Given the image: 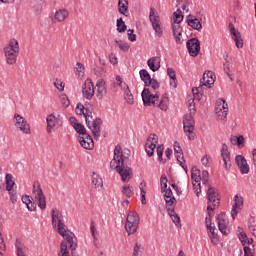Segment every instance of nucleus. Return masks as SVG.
Masks as SVG:
<instances>
[{"instance_id":"nucleus-1","label":"nucleus","mask_w":256,"mask_h":256,"mask_svg":"<svg viewBox=\"0 0 256 256\" xmlns=\"http://www.w3.org/2000/svg\"><path fill=\"white\" fill-rule=\"evenodd\" d=\"M129 157L123 155L121 146L117 145L114 149V158L110 162L111 169L117 171L124 182L131 181L133 177V169L129 167Z\"/></svg>"},{"instance_id":"nucleus-2","label":"nucleus","mask_w":256,"mask_h":256,"mask_svg":"<svg viewBox=\"0 0 256 256\" xmlns=\"http://www.w3.org/2000/svg\"><path fill=\"white\" fill-rule=\"evenodd\" d=\"M84 118L86 126L90 129L94 139L97 141L99 137H101V125H103V120L93 116V108L85 109Z\"/></svg>"},{"instance_id":"nucleus-3","label":"nucleus","mask_w":256,"mask_h":256,"mask_svg":"<svg viewBox=\"0 0 256 256\" xmlns=\"http://www.w3.org/2000/svg\"><path fill=\"white\" fill-rule=\"evenodd\" d=\"M141 95L145 107H151V105H153V107H159L161 111H167L168 102H165L164 100L159 101V95L151 94L149 88H144Z\"/></svg>"},{"instance_id":"nucleus-4","label":"nucleus","mask_w":256,"mask_h":256,"mask_svg":"<svg viewBox=\"0 0 256 256\" xmlns=\"http://www.w3.org/2000/svg\"><path fill=\"white\" fill-rule=\"evenodd\" d=\"M3 51L7 65H15L19 57V42L15 38L10 39Z\"/></svg>"},{"instance_id":"nucleus-5","label":"nucleus","mask_w":256,"mask_h":256,"mask_svg":"<svg viewBox=\"0 0 256 256\" xmlns=\"http://www.w3.org/2000/svg\"><path fill=\"white\" fill-rule=\"evenodd\" d=\"M58 233L69 243L71 251H75L77 249V242H75V234L67 231V226L63 222L57 224Z\"/></svg>"},{"instance_id":"nucleus-6","label":"nucleus","mask_w":256,"mask_h":256,"mask_svg":"<svg viewBox=\"0 0 256 256\" xmlns=\"http://www.w3.org/2000/svg\"><path fill=\"white\" fill-rule=\"evenodd\" d=\"M166 202V209L168 211V215L171 217L173 223L175 225H179L181 223V218L177 213H175V203H177V200L175 198H164Z\"/></svg>"},{"instance_id":"nucleus-7","label":"nucleus","mask_w":256,"mask_h":256,"mask_svg":"<svg viewBox=\"0 0 256 256\" xmlns=\"http://www.w3.org/2000/svg\"><path fill=\"white\" fill-rule=\"evenodd\" d=\"M238 237L244 247V256H254L253 248V238L248 239L247 234L240 232Z\"/></svg>"},{"instance_id":"nucleus-8","label":"nucleus","mask_w":256,"mask_h":256,"mask_svg":"<svg viewBox=\"0 0 256 256\" xmlns=\"http://www.w3.org/2000/svg\"><path fill=\"white\" fill-rule=\"evenodd\" d=\"M183 129L185 135H187L188 139H195V136L191 135L195 130V119L193 115H185L183 118Z\"/></svg>"},{"instance_id":"nucleus-9","label":"nucleus","mask_w":256,"mask_h":256,"mask_svg":"<svg viewBox=\"0 0 256 256\" xmlns=\"http://www.w3.org/2000/svg\"><path fill=\"white\" fill-rule=\"evenodd\" d=\"M149 19L155 33H157L158 37H161V35H163V30L161 29V20L159 19V14L155 8H150Z\"/></svg>"},{"instance_id":"nucleus-10","label":"nucleus","mask_w":256,"mask_h":256,"mask_svg":"<svg viewBox=\"0 0 256 256\" xmlns=\"http://www.w3.org/2000/svg\"><path fill=\"white\" fill-rule=\"evenodd\" d=\"M33 197L35 201H37L38 207L40 209H46L47 202L45 201V194H43V190L41 189V185L34 184L33 185Z\"/></svg>"},{"instance_id":"nucleus-11","label":"nucleus","mask_w":256,"mask_h":256,"mask_svg":"<svg viewBox=\"0 0 256 256\" xmlns=\"http://www.w3.org/2000/svg\"><path fill=\"white\" fill-rule=\"evenodd\" d=\"M14 126L16 129H19L22 133H25V135H31V126L29 123H27V120L23 118V116L19 114L14 115Z\"/></svg>"},{"instance_id":"nucleus-12","label":"nucleus","mask_w":256,"mask_h":256,"mask_svg":"<svg viewBox=\"0 0 256 256\" xmlns=\"http://www.w3.org/2000/svg\"><path fill=\"white\" fill-rule=\"evenodd\" d=\"M217 224L218 229L222 235H229L231 233V229L229 228V219L227 218V215L224 213H221L217 216Z\"/></svg>"},{"instance_id":"nucleus-13","label":"nucleus","mask_w":256,"mask_h":256,"mask_svg":"<svg viewBox=\"0 0 256 256\" xmlns=\"http://www.w3.org/2000/svg\"><path fill=\"white\" fill-rule=\"evenodd\" d=\"M186 47L191 57H197L199 51H201V42L197 38H191L187 41Z\"/></svg>"},{"instance_id":"nucleus-14","label":"nucleus","mask_w":256,"mask_h":256,"mask_svg":"<svg viewBox=\"0 0 256 256\" xmlns=\"http://www.w3.org/2000/svg\"><path fill=\"white\" fill-rule=\"evenodd\" d=\"M82 95L84 99H88V101L93 99V96L95 95V86H93L91 79L85 80L82 86Z\"/></svg>"},{"instance_id":"nucleus-15","label":"nucleus","mask_w":256,"mask_h":256,"mask_svg":"<svg viewBox=\"0 0 256 256\" xmlns=\"http://www.w3.org/2000/svg\"><path fill=\"white\" fill-rule=\"evenodd\" d=\"M61 122V116L60 115H55V114H50L46 118V131L47 133H52L53 129H55L57 123Z\"/></svg>"},{"instance_id":"nucleus-16","label":"nucleus","mask_w":256,"mask_h":256,"mask_svg":"<svg viewBox=\"0 0 256 256\" xmlns=\"http://www.w3.org/2000/svg\"><path fill=\"white\" fill-rule=\"evenodd\" d=\"M215 74L213 72L208 71L203 74V78L200 80L202 89H205L207 87L208 89H211V85L215 83Z\"/></svg>"},{"instance_id":"nucleus-17","label":"nucleus","mask_w":256,"mask_h":256,"mask_svg":"<svg viewBox=\"0 0 256 256\" xmlns=\"http://www.w3.org/2000/svg\"><path fill=\"white\" fill-rule=\"evenodd\" d=\"M78 141L83 147V149L91 150L93 147H95V143L93 142V138H91V135L84 134L82 136H78Z\"/></svg>"},{"instance_id":"nucleus-18","label":"nucleus","mask_w":256,"mask_h":256,"mask_svg":"<svg viewBox=\"0 0 256 256\" xmlns=\"http://www.w3.org/2000/svg\"><path fill=\"white\" fill-rule=\"evenodd\" d=\"M235 161L240 173H242V175H247V173H249V164H247L245 157H243V155H237Z\"/></svg>"},{"instance_id":"nucleus-19","label":"nucleus","mask_w":256,"mask_h":256,"mask_svg":"<svg viewBox=\"0 0 256 256\" xmlns=\"http://www.w3.org/2000/svg\"><path fill=\"white\" fill-rule=\"evenodd\" d=\"M208 203H212L213 207H219V193L215 188L209 187L207 191Z\"/></svg>"},{"instance_id":"nucleus-20","label":"nucleus","mask_w":256,"mask_h":256,"mask_svg":"<svg viewBox=\"0 0 256 256\" xmlns=\"http://www.w3.org/2000/svg\"><path fill=\"white\" fill-rule=\"evenodd\" d=\"M96 97L98 99H103L107 95V82L103 79H99L96 83Z\"/></svg>"},{"instance_id":"nucleus-21","label":"nucleus","mask_w":256,"mask_h":256,"mask_svg":"<svg viewBox=\"0 0 256 256\" xmlns=\"http://www.w3.org/2000/svg\"><path fill=\"white\" fill-rule=\"evenodd\" d=\"M242 207H243V197L236 194L234 197V205H233V208L231 211V216L233 219H235V217H237V214L239 213V211H241Z\"/></svg>"},{"instance_id":"nucleus-22","label":"nucleus","mask_w":256,"mask_h":256,"mask_svg":"<svg viewBox=\"0 0 256 256\" xmlns=\"http://www.w3.org/2000/svg\"><path fill=\"white\" fill-rule=\"evenodd\" d=\"M206 223V229H208L211 233L210 239L214 245H217L219 243V238H217V234H215V231H217V228L211 223V218L205 219Z\"/></svg>"},{"instance_id":"nucleus-23","label":"nucleus","mask_w":256,"mask_h":256,"mask_svg":"<svg viewBox=\"0 0 256 256\" xmlns=\"http://www.w3.org/2000/svg\"><path fill=\"white\" fill-rule=\"evenodd\" d=\"M13 185H15V180L13 179V175L6 174V190L9 192V195L11 196L10 199L12 203H15L17 199H15V196L13 195Z\"/></svg>"},{"instance_id":"nucleus-24","label":"nucleus","mask_w":256,"mask_h":256,"mask_svg":"<svg viewBox=\"0 0 256 256\" xmlns=\"http://www.w3.org/2000/svg\"><path fill=\"white\" fill-rule=\"evenodd\" d=\"M187 24L189 27H192V29H195L196 31H201L203 29V24H201V21L193 15L187 16Z\"/></svg>"},{"instance_id":"nucleus-25","label":"nucleus","mask_w":256,"mask_h":256,"mask_svg":"<svg viewBox=\"0 0 256 256\" xmlns=\"http://www.w3.org/2000/svg\"><path fill=\"white\" fill-rule=\"evenodd\" d=\"M229 27H230V33L233 36V39L236 43V47H238V49H241L243 47V39H241V34L237 32L233 24H229Z\"/></svg>"},{"instance_id":"nucleus-26","label":"nucleus","mask_w":256,"mask_h":256,"mask_svg":"<svg viewBox=\"0 0 256 256\" xmlns=\"http://www.w3.org/2000/svg\"><path fill=\"white\" fill-rule=\"evenodd\" d=\"M174 152H175V157L177 161H179L181 167L184 169V171H187V165H183V162H181V159H184L183 149H181V146H179V143L177 142L174 143Z\"/></svg>"},{"instance_id":"nucleus-27","label":"nucleus","mask_w":256,"mask_h":256,"mask_svg":"<svg viewBox=\"0 0 256 256\" xmlns=\"http://www.w3.org/2000/svg\"><path fill=\"white\" fill-rule=\"evenodd\" d=\"M67 17H69V11L67 9H60L54 14V19L57 23H63Z\"/></svg>"},{"instance_id":"nucleus-28","label":"nucleus","mask_w":256,"mask_h":256,"mask_svg":"<svg viewBox=\"0 0 256 256\" xmlns=\"http://www.w3.org/2000/svg\"><path fill=\"white\" fill-rule=\"evenodd\" d=\"M148 67L151 69V71H159V68L161 67V58L159 57H153L148 60Z\"/></svg>"},{"instance_id":"nucleus-29","label":"nucleus","mask_w":256,"mask_h":256,"mask_svg":"<svg viewBox=\"0 0 256 256\" xmlns=\"http://www.w3.org/2000/svg\"><path fill=\"white\" fill-rule=\"evenodd\" d=\"M51 217H52V225H55V223H57V225L59 223H63V214L61 213V211H59V209L57 208L52 209Z\"/></svg>"},{"instance_id":"nucleus-30","label":"nucleus","mask_w":256,"mask_h":256,"mask_svg":"<svg viewBox=\"0 0 256 256\" xmlns=\"http://www.w3.org/2000/svg\"><path fill=\"white\" fill-rule=\"evenodd\" d=\"M129 0H119L118 1V11L121 15L127 17L129 15Z\"/></svg>"},{"instance_id":"nucleus-31","label":"nucleus","mask_w":256,"mask_h":256,"mask_svg":"<svg viewBox=\"0 0 256 256\" xmlns=\"http://www.w3.org/2000/svg\"><path fill=\"white\" fill-rule=\"evenodd\" d=\"M22 203H25L28 211H35V209H37V204L33 202V197L31 196H22Z\"/></svg>"},{"instance_id":"nucleus-32","label":"nucleus","mask_w":256,"mask_h":256,"mask_svg":"<svg viewBox=\"0 0 256 256\" xmlns=\"http://www.w3.org/2000/svg\"><path fill=\"white\" fill-rule=\"evenodd\" d=\"M126 223L139 225V214H137V212H129L126 218Z\"/></svg>"},{"instance_id":"nucleus-33","label":"nucleus","mask_w":256,"mask_h":256,"mask_svg":"<svg viewBox=\"0 0 256 256\" xmlns=\"http://www.w3.org/2000/svg\"><path fill=\"white\" fill-rule=\"evenodd\" d=\"M92 185H94L95 189H99V187H103V179L99 177L95 172L92 174Z\"/></svg>"},{"instance_id":"nucleus-34","label":"nucleus","mask_w":256,"mask_h":256,"mask_svg":"<svg viewBox=\"0 0 256 256\" xmlns=\"http://www.w3.org/2000/svg\"><path fill=\"white\" fill-rule=\"evenodd\" d=\"M248 229L250 233L256 237V218L251 216L248 220Z\"/></svg>"},{"instance_id":"nucleus-35","label":"nucleus","mask_w":256,"mask_h":256,"mask_svg":"<svg viewBox=\"0 0 256 256\" xmlns=\"http://www.w3.org/2000/svg\"><path fill=\"white\" fill-rule=\"evenodd\" d=\"M124 99L128 105H133L135 103V99L133 98V94L131 90H129V86H126V90L124 92Z\"/></svg>"},{"instance_id":"nucleus-36","label":"nucleus","mask_w":256,"mask_h":256,"mask_svg":"<svg viewBox=\"0 0 256 256\" xmlns=\"http://www.w3.org/2000/svg\"><path fill=\"white\" fill-rule=\"evenodd\" d=\"M138 228H139V224H131V223L125 224V230L128 233V235H134V233H137Z\"/></svg>"},{"instance_id":"nucleus-37","label":"nucleus","mask_w":256,"mask_h":256,"mask_svg":"<svg viewBox=\"0 0 256 256\" xmlns=\"http://www.w3.org/2000/svg\"><path fill=\"white\" fill-rule=\"evenodd\" d=\"M156 147H157V145H155L153 143L146 142L145 151H146L148 157H153V155H155Z\"/></svg>"},{"instance_id":"nucleus-38","label":"nucleus","mask_w":256,"mask_h":256,"mask_svg":"<svg viewBox=\"0 0 256 256\" xmlns=\"http://www.w3.org/2000/svg\"><path fill=\"white\" fill-rule=\"evenodd\" d=\"M167 74L170 79H172L173 83H170L174 89L177 87V76L175 75V70L173 68L167 69Z\"/></svg>"},{"instance_id":"nucleus-39","label":"nucleus","mask_w":256,"mask_h":256,"mask_svg":"<svg viewBox=\"0 0 256 256\" xmlns=\"http://www.w3.org/2000/svg\"><path fill=\"white\" fill-rule=\"evenodd\" d=\"M140 78L142 79V81L144 82V85L146 86L149 81H151V75L149 74V72L145 69L140 70Z\"/></svg>"},{"instance_id":"nucleus-40","label":"nucleus","mask_w":256,"mask_h":256,"mask_svg":"<svg viewBox=\"0 0 256 256\" xmlns=\"http://www.w3.org/2000/svg\"><path fill=\"white\" fill-rule=\"evenodd\" d=\"M143 255V245L141 243L136 242L133 247L132 256H142Z\"/></svg>"},{"instance_id":"nucleus-41","label":"nucleus","mask_w":256,"mask_h":256,"mask_svg":"<svg viewBox=\"0 0 256 256\" xmlns=\"http://www.w3.org/2000/svg\"><path fill=\"white\" fill-rule=\"evenodd\" d=\"M73 128L75 129L76 133H79L81 136L87 135V129L81 123H74Z\"/></svg>"},{"instance_id":"nucleus-42","label":"nucleus","mask_w":256,"mask_h":256,"mask_svg":"<svg viewBox=\"0 0 256 256\" xmlns=\"http://www.w3.org/2000/svg\"><path fill=\"white\" fill-rule=\"evenodd\" d=\"M216 115L220 121L226 122L227 121V112L226 110H222L221 108H216Z\"/></svg>"},{"instance_id":"nucleus-43","label":"nucleus","mask_w":256,"mask_h":256,"mask_svg":"<svg viewBox=\"0 0 256 256\" xmlns=\"http://www.w3.org/2000/svg\"><path fill=\"white\" fill-rule=\"evenodd\" d=\"M163 151H165V147L163 146V144L158 145L156 148V153L158 155V160L160 161V163L167 162V160H163Z\"/></svg>"},{"instance_id":"nucleus-44","label":"nucleus","mask_w":256,"mask_h":256,"mask_svg":"<svg viewBox=\"0 0 256 256\" xmlns=\"http://www.w3.org/2000/svg\"><path fill=\"white\" fill-rule=\"evenodd\" d=\"M117 31L118 33H125L127 31V25H125L123 18L117 20Z\"/></svg>"},{"instance_id":"nucleus-45","label":"nucleus","mask_w":256,"mask_h":256,"mask_svg":"<svg viewBox=\"0 0 256 256\" xmlns=\"http://www.w3.org/2000/svg\"><path fill=\"white\" fill-rule=\"evenodd\" d=\"M60 256H69V250L67 249V241H62L60 245V252L58 253Z\"/></svg>"},{"instance_id":"nucleus-46","label":"nucleus","mask_w":256,"mask_h":256,"mask_svg":"<svg viewBox=\"0 0 256 256\" xmlns=\"http://www.w3.org/2000/svg\"><path fill=\"white\" fill-rule=\"evenodd\" d=\"M133 186H123L122 188V194L125 195V197H133Z\"/></svg>"},{"instance_id":"nucleus-47","label":"nucleus","mask_w":256,"mask_h":256,"mask_svg":"<svg viewBox=\"0 0 256 256\" xmlns=\"http://www.w3.org/2000/svg\"><path fill=\"white\" fill-rule=\"evenodd\" d=\"M169 180H167V176L165 174H163L161 177H160V185H161V192L162 193H165V191H167V183H168Z\"/></svg>"},{"instance_id":"nucleus-48","label":"nucleus","mask_w":256,"mask_h":256,"mask_svg":"<svg viewBox=\"0 0 256 256\" xmlns=\"http://www.w3.org/2000/svg\"><path fill=\"white\" fill-rule=\"evenodd\" d=\"M172 31H173V35H181V33H183V30L181 29V25L178 22H173L172 23Z\"/></svg>"},{"instance_id":"nucleus-49","label":"nucleus","mask_w":256,"mask_h":256,"mask_svg":"<svg viewBox=\"0 0 256 256\" xmlns=\"http://www.w3.org/2000/svg\"><path fill=\"white\" fill-rule=\"evenodd\" d=\"M192 181H195V183H200L201 171L199 169L192 170Z\"/></svg>"},{"instance_id":"nucleus-50","label":"nucleus","mask_w":256,"mask_h":256,"mask_svg":"<svg viewBox=\"0 0 256 256\" xmlns=\"http://www.w3.org/2000/svg\"><path fill=\"white\" fill-rule=\"evenodd\" d=\"M222 159L224 161V169L225 171H229L231 169V156H222Z\"/></svg>"},{"instance_id":"nucleus-51","label":"nucleus","mask_w":256,"mask_h":256,"mask_svg":"<svg viewBox=\"0 0 256 256\" xmlns=\"http://www.w3.org/2000/svg\"><path fill=\"white\" fill-rule=\"evenodd\" d=\"M94 73L96 77H105V68H103V66H96L94 68Z\"/></svg>"},{"instance_id":"nucleus-52","label":"nucleus","mask_w":256,"mask_h":256,"mask_svg":"<svg viewBox=\"0 0 256 256\" xmlns=\"http://www.w3.org/2000/svg\"><path fill=\"white\" fill-rule=\"evenodd\" d=\"M15 247L17 249V256H25V251L21 247V241L19 239L16 240Z\"/></svg>"},{"instance_id":"nucleus-53","label":"nucleus","mask_w":256,"mask_h":256,"mask_svg":"<svg viewBox=\"0 0 256 256\" xmlns=\"http://www.w3.org/2000/svg\"><path fill=\"white\" fill-rule=\"evenodd\" d=\"M200 177L203 185H207V183H209V172L207 170H203Z\"/></svg>"},{"instance_id":"nucleus-54","label":"nucleus","mask_w":256,"mask_h":256,"mask_svg":"<svg viewBox=\"0 0 256 256\" xmlns=\"http://www.w3.org/2000/svg\"><path fill=\"white\" fill-rule=\"evenodd\" d=\"M146 143H153V145H157V143H159V137L156 134H150Z\"/></svg>"},{"instance_id":"nucleus-55","label":"nucleus","mask_w":256,"mask_h":256,"mask_svg":"<svg viewBox=\"0 0 256 256\" xmlns=\"http://www.w3.org/2000/svg\"><path fill=\"white\" fill-rule=\"evenodd\" d=\"M174 22L173 23H181L183 21V15L181 14V10H177L174 12Z\"/></svg>"},{"instance_id":"nucleus-56","label":"nucleus","mask_w":256,"mask_h":256,"mask_svg":"<svg viewBox=\"0 0 256 256\" xmlns=\"http://www.w3.org/2000/svg\"><path fill=\"white\" fill-rule=\"evenodd\" d=\"M231 156V153L229 152V147H227V144H222L221 148V157H228Z\"/></svg>"},{"instance_id":"nucleus-57","label":"nucleus","mask_w":256,"mask_h":256,"mask_svg":"<svg viewBox=\"0 0 256 256\" xmlns=\"http://www.w3.org/2000/svg\"><path fill=\"white\" fill-rule=\"evenodd\" d=\"M150 85L152 89H154V91H157V89H159V82H157L155 79L148 81L145 87H149Z\"/></svg>"},{"instance_id":"nucleus-58","label":"nucleus","mask_w":256,"mask_h":256,"mask_svg":"<svg viewBox=\"0 0 256 256\" xmlns=\"http://www.w3.org/2000/svg\"><path fill=\"white\" fill-rule=\"evenodd\" d=\"M85 109H87V108H85V106H83V104H81V103L77 104L76 114L85 116Z\"/></svg>"},{"instance_id":"nucleus-59","label":"nucleus","mask_w":256,"mask_h":256,"mask_svg":"<svg viewBox=\"0 0 256 256\" xmlns=\"http://www.w3.org/2000/svg\"><path fill=\"white\" fill-rule=\"evenodd\" d=\"M76 71H77L78 75L84 76L85 75V66H83L82 63L78 62L76 64Z\"/></svg>"},{"instance_id":"nucleus-60","label":"nucleus","mask_w":256,"mask_h":256,"mask_svg":"<svg viewBox=\"0 0 256 256\" xmlns=\"http://www.w3.org/2000/svg\"><path fill=\"white\" fill-rule=\"evenodd\" d=\"M193 190L195 191L197 197H199V194L201 193V183L193 182Z\"/></svg>"},{"instance_id":"nucleus-61","label":"nucleus","mask_w":256,"mask_h":256,"mask_svg":"<svg viewBox=\"0 0 256 256\" xmlns=\"http://www.w3.org/2000/svg\"><path fill=\"white\" fill-rule=\"evenodd\" d=\"M60 99H61V103H62L63 107H67L70 104L69 98H67V95L62 94L60 96Z\"/></svg>"},{"instance_id":"nucleus-62","label":"nucleus","mask_w":256,"mask_h":256,"mask_svg":"<svg viewBox=\"0 0 256 256\" xmlns=\"http://www.w3.org/2000/svg\"><path fill=\"white\" fill-rule=\"evenodd\" d=\"M127 35H128L129 41H132V42L137 41V35L134 34V30L129 29Z\"/></svg>"},{"instance_id":"nucleus-63","label":"nucleus","mask_w":256,"mask_h":256,"mask_svg":"<svg viewBox=\"0 0 256 256\" xmlns=\"http://www.w3.org/2000/svg\"><path fill=\"white\" fill-rule=\"evenodd\" d=\"M54 86L56 87V89H58V91H64L65 89V85H63V82L56 80L54 82Z\"/></svg>"},{"instance_id":"nucleus-64","label":"nucleus","mask_w":256,"mask_h":256,"mask_svg":"<svg viewBox=\"0 0 256 256\" xmlns=\"http://www.w3.org/2000/svg\"><path fill=\"white\" fill-rule=\"evenodd\" d=\"M118 47L120 51H123V53H127V51H129V44H127L126 42H122L121 44H119Z\"/></svg>"}]
</instances>
